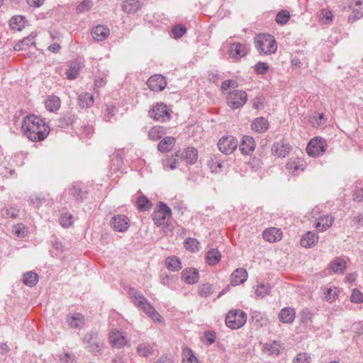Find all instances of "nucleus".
<instances>
[{
	"label": "nucleus",
	"mask_w": 363,
	"mask_h": 363,
	"mask_svg": "<svg viewBox=\"0 0 363 363\" xmlns=\"http://www.w3.org/2000/svg\"><path fill=\"white\" fill-rule=\"evenodd\" d=\"M330 269L333 272H342L346 269V262L344 259L337 258L330 264Z\"/></svg>",
	"instance_id": "obj_41"
},
{
	"label": "nucleus",
	"mask_w": 363,
	"mask_h": 363,
	"mask_svg": "<svg viewBox=\"0 0 363 363\" xmlns=\"http://www.w3.org/2000/svg\"><path fill=\"white\" fill-rule=\"evenodd\" d=\"M301 321L303 323L306 322L307 320H309L311 318V314L309 311H302L301 313Z\"/></svg>",
	"instance_id": "obj_64"
},
{
	"label": "nucleus",
	"mask_w": 363,
	"mask_h": 363,
	"mask_svg": "<svg viewBox=\"0 0 363 363\" xmlns=\"http://www.w3.org/2000/svg\"><path fill=\"white\" fill-rule=\"evenodd\" d=\"M310 356L305 352L298 353L293 360V363H310Z\"/></svg>",
	"instance_id": "obj_51"
},
{
	"label": "nucleus",
	"mask_w": 363,
	"mask_h": 363,
	"mask_svg": "<svg viewBox=\"0 0 363 363\" xmlns=\"http://www.w3.org/2000/svg\"><path fill=\"white\" fill-rule=\"evenodd\" d=\"M334 223V218L329 215H323L317 218L315 223V228L318 232H323L330 228Z\"/></svg>",
	"instance_id": "obj_16"
},
{
	"label": "nucleus",
	"mask_w": 363,
	"mask_h": 363,
	"mask_svg": "<svg viewBox=\"0 0 363 363\" xmlns=\"http://www.w3.org/2000/svg\"><path fill=\"white\" fill-rule=\"evenodd\" d=\"M175 157H180L187 164H195L198 160V151L194 147H188L182 153L179 151L175 152Z\"/></svg>",
	"instance_id": "obj_12"
},
{
	"label": "nucleus",
	"mask_w": 363,
	"mask_h": 363,
	"mask_svg": "<svg viewBox=\"0 0 363 363\" xmlns=\"http://www.w3.org/2000/svg\"><path fill=\"white\" fill-rule=\"evenodd\" d=\"M221 258L219 251L216 249H211L206 253V259L210 265H215L218 264Z\"/></svg>",
	"instance_id": "obj_35"
},
{
	"label": "nucleus",
	"mask_w": 363,
	"mask_h": 363,
	"mask_svg": "<svg viewBox=\"0 0 363 363\" xmlns=\"http://www.w3.org/2000/svg\"><path fill=\"white\" fill-rule=\"evenodd\" d=\"M110 34L108 27L104 26H97L92 29L91 35L94 40L102 41L106 40Z\"/></svg>",
	"instance_id": "obj_22"
},
{
	"label": "nucleus",
	"mask_w": 363,
	"mask_h": 363,
	"mask_svg": "<svg viewBox=\"0 0 363 363\" xmlns=\"http://www.w3.org/2000/svg\"><path fill=\"white\" fill-rule=\"evenodd\" d=\"M182 363H199L191 350L186 347L182 351Z\"/></svg>",
	"instance_id": "obj_40"
},
{
	"label": "nucleus",
	"mask_w": 363,
	"mask_h": 363,
	"mask_svg": "<svg viewBox=\"0 0 363 363\" xmlns=\"http://www.w3.org/2000/svg\"><path fill=\"white\" fill-rule=\"evenodd\" d=\"M255 44L259 52L265 55L274 53L277 49L276 40L270 34L257 35L255 38Z\"/></svg>",
	"instance_id": "obj_3"
},
{
	"label": "nucleus",
	"mask_w": 363,
	"mask_h": 363,
	"mask_svg": "<svg viewBox=\"0 0 363 363\" xmlns=\"http://www.w3.org/2000/svg\"><path fill=\"white\" fill-rule=\"evenodd\" d=\"M69 325L75 328H80L84 325V315L81 313H76L67 319Z\"/></svg>",
	"instance_id": "obj_39"
},
{
	"label": "nucleus",
	"mask_w": 363,
	"mask_h": 363,
	"mask_svg": "<svg viewBox=\"0 0 363 363\" xmlns=\"http://www.w3.org/2000/svg\"><path fill=\"white\" fill-rule=\"evenodd\" d=\"M106 84V80L105 79V77H103V76L102 77H98L95 79L94 84L98 88L104 86Z\"/></svg>",
	"instance_id": "obj_58"
},
{
	"label": "nucleus",
	"mask_w": 363,
	"mask_h": 363,
	"mask_svg": "<svg viewBox=\"0 0 363 363\" xmlns=\"http://www.w3.org/2000/svg\"><path fill=\"white\" fill-rule=\"evenodd\" d=\"M256 143L254 138L249 135H244L240 141V150L242 155H251L255 148Z\"/></svg>",
	"instance_id": "obj_15"
},
{
	"label": "nucleus",
	"mask_w": 363,
	"mask_h": 363,
	"mask_svg": "<svg viewBox=\"0 0 363 363\" xmlns=\"http://www.w3.org/2000/svg\"><path fill=\"white\" fill-rule=\"evenodd\" d=\"M141 6L142 4L139 0H125L122 5V9L127 13H133L137 12Z\"/></svg>",
	"instance_id": "obj_28"
},
{
	"label": "nucleus",
	"mask_w": 363,
	"mask_h": 363,
	"mask_svg": "<svg viewBox=\"0 0 363 363\" xmlns=\"http://www.w3.org/2000/svg\"><path fill=\"white\" fill-rule=\"evenodd\" d=\"M318 235L312 232H307L301 239V245L304 247L315 246L318 241Z\"/></svg>",
	"instance_id": "obj_27"
},
{
	"label": "nucleus",
	"mask_w": 363,
	"mask_h": 363,
	"mask_svg": "<svg viewBox=\"0 0 363 363\" xmlns=\"http://www.w3.org/2000/svg\"><path fill=\"white\" fill-rule=\"evenodd\" d=\"M247 321V314L241 310L232 309L225 316L226 325L233 330L242 328Z\"/></svg>",
	"instance_id": "obj_4"
},
{
	"label": "nucleus",
	"mask_w": 363,
	"mask_h": 363,
	"mask_svg": "<svg viewBox=\"0 0 363 363\" xmlns=\"http://www.w3.org/2000/svg\"><path fill=\"white\" fill-rule=\"evenodd\" d=\"M26 25V19L22 16H16L10 19L9 26L13 30H21Z\"/></svg>",
	"instance_id": "obj_33"
},
{
	"label": "nucleus",
	"mask_w": 363,
	"mask_h": 363,
	"mask_svg": "<svg viewBox=\"0 0 363 363\" xmlns=\"http://www.w3.org/2000/svg\"><path fill=\"white\" fill-rule=\"evenodd\" d=\"M78 104L82 108L90 107L94 104V97L89 93H82L79 96Z\"/></svg>",
	"instance_id": "obj_34"
},
{
	"label": "nucleus",
	"mask_w": 363,
	"mask_h": 363,
	"mask_svg": "<svg viewBox=\"0 0 363 363\" xmlns=\"http://www.w3.org/2000/svg\"><path fill=\"white\" fill-rule=\"evenodd\" d=\"M321 13L323 16L326 18V20L331 21L333 19V16L330 11L324 9L322 10Z\"/></svg>",
	"instance_id": "obj_63"
},
{
	"label": "nucleus",
	"mask_w": 363,
	"mask_h": 363,
	"mask_svg": "<svg viewBox=\"0 0 363 363\" xmlns=\"http://www.w3.org/2000/svg\"><path fill=\"white\" fill-rule=\"evenodd\" d=\"M28 4L34 7H40L43 5L44 0H26Z\"/></svg>",
	"instance_id": "obj_62"
},
{
	"label": "nucleus",
	"mask_w": 363,
	"mask_h": 363,
	"mask_svg": "<svg viewBox=\"0 0 363 363\" xmlns=\"http://www.w3.org/2000/svg\"><path fill=\"white\" fill-rule=\"evenodd\" d=\"M295 317V311L291 307L282 308L279 314V320L284 323H291L294 320Z\"/></svg>",
	"instance_id": "obj_25"
},
{
	"label": "nucleus",
	"mask_w": 363,
	"mask_h": 363,
	"mask_svg": "<svg viewBox=\"0 0 363 363\" xmlns=\"http://www.w3.org/2000/svg\"><path fill=\"white\" fill-rule=\"evenodd\" d=\"M46 108L52 112L57 111L60 107V100L56 96H50L45 101Z\"/></svg>",
	"instance_id": "obj_32"
},
{
	"label": "nucleus",
	"mask_w": 363,
	"mask_h": 363,
	"mask_svg": "<svg viewBox=\"0 0 363 363\" xmlns=\"http://www.w3.org/2000/svg\"><path fill=\"white\" fill-rule=\"evenodd\" d=\"M268 121L264 117L256 118L251 124L252 129L257 133H264L269 128Z\"/></svg>",
	"instance_id": "obj_24"
},
{
	"label": "nucleus",
	"mask_w": 363,
	"mask_h": 363,
	"mask_svg": "<svg viewBox=\"0 0 363 363\" xmlns=\"http://www.w3.org/2000/svg\"><path fill=\"white\" fill-rule=\"evenodd\" d=\"M81 69V65L79 62H73L70 64L69 68L67 71V77L69 79H74L79 76Z\"/></svg>",
	"instance_id": "obj_36"
},
{
	"label": "nucleus",
	"mask_w": 363,
	"mask_h": 363,
	"mask_svg": "<svg viewBox=\"0 0 363 363\" xmlns=\"http://www.w3.org/2000/svg\"><path fill=\"white\" fill-rule=\"evenodd\" d=\"M238 145V140L230 135L223 136L218 143L219 150L225 155L232 154L236 150Z\"/></svg>",
	"instance_id": "obj_8"
},
{
	"label": "nucleus",
	"mask_w": 363,
	"mask_h": 363,
	"mask_svg": "<svg viewBox=\"0 0 363 363\" xmlns=\"http://www.w3.org/2000/svg\"><path fill=\"white\" fill-rule=\"evenodd\" d=\"M350 300L355 303H362L363 302V294L359 290L354 289L352 291Z\"/></svg>",
	"instance_id": "obj_50"
},
{
	"label": "nucleus",
	"mask_w": 363,
	"mask_h": 363,
	"mask_svg": "<svg viewBox=\"0 0 363 363\" xmlns=\"http://www.w3.org/2000/svg\"><path fill=\"white\" fill-rule=\"evenodd\" d=\"M324 114L315 113L309 118V122L313 127H319L323 123Z\"/></svg>",
	"instance_id": "obj_45"
},
{
	"label": "nucleus",
	"mask_w": 363,
	"mask_h": 363,
	"mask_svg": "<svg viewBox=\"0 0 363 363\" xmlns=\"http://www.w3.org/2000/svg\"><path fill=\"white\" fill-rule=\"evenodd\" d=\"M150 116L159 122H166L170 119V110L163 103H157L150 111Z\"/></svg>",
	"instance_id": "obj_9"
},
{
	"label": "nucleus",
	"mask_w": 363,
	"mask_h": 363,
	"mask_svg": "<svg viewBox=\"0 0 363 363\" xmlns=\"http://www.w3.org/2000/svg\"><path fill=\"white\" fill-rule=\"evenodd\" d=\"M137 351L140 356L147 357L152 354V347L148 343H141L138 345Z\"/></svg>",
	"instance_id": "obj_44"
},
{
	"label": "nucleus",
	"mask_w": 363,
	"mask_h": 363,
	"mask_svg": "<svg viewBox=\"0 0 363 363\" xmlns=\"http://www.w3.org/2000/svg\"><path fill=\"white\" fill-rule=\"evenodd\" d=\"M178 164V160L176 157H174V155H172L171 157H169L167 158V160L164 162L163 166L164 169L165 170H172L177 167Z\"/></svg>",
	"instance_id": "obj_47"
},
{
	"label": "nucleus",
	"mask_w": 363,
	"mask_h": 363,
	"mask_svg": "<svg viewBox=\"0 0 363 363\" xmlns=\"http://www.w3.org/2000/svg\"><path fill=\"white\" fill-rule=\"evenodd\" d=\"M74 223V218L72 215L65 213L60 218V224L64 228L70 227Z\"/></svg>",
	"instance_id": "obj_49"
},
{
	"label": "nucleus",
	"mask_w": 363,
	"mask_h": 363,
	"mask_svg": "<svg viewBox=\"0 0 363 363\" xmlns=\"http://www.w3.org/2000/svg\"><path fill=\"white\" fill-rule=\"evenodd\" d=\"M22 131L30 141L40 142L48 136L50 127L43 118L32 114L23 118Z\"/></svg>",
	"instance_id": "obj_1"
},
{
	"label": "nucleus",
	"mask_w": 363,
	"mask_h": 363,
	"mask_svg": "<svg viewBox=\"0 0 363 363\" xmlns=\"http://www.w3.org/2000/svg\"><path fill=\"white\" fill-rule=\"evenodd\" d=\"M109 342L113 347L121 348L126 345L127 340L123 334L116 330H112L109 333Z\"/></svg>",
	"instance_id": "obj_14"
},
{
	"label": "nucleus",
	"mask_w": 363,
	"mask_h": 363,
	"mask_svg": "<svg viewBox=\"0 0 363 363\" xmlns=\"http://www.w3.org/2000/svg\"><path fill=\"white\" fill-rule=\"evenodd\" d=\"M281 344L277 341L265 343L263 351L268 355L278 356L280 353Z\"/></svg>",
	"instance_id": "obj_30"
},
{
	"label": "nucleus",
	"mask_w": 363,
	"mask_h": 363,
	"mask_svg": "<svg viewBox=\"0 0 363 363\" xmlns=\"http://www.w3.org/2000/svg\"><path fill=\"white\" fill-rule=\"evenodd\" d=\"M326 141L320 137L312 138L306 147V152L309 156L318 157L326 151Z\"/></svg>",
	"instance_id": "obj_6"
},
{
	"label": "nucleus",
	"mask_w": 363,
	"mask_h": 363,
	"mask_svg": "<svg viewBox=\"0 0 363 363\" xmlns=\"http://www.w3.org/2000/svg\"><path fill=\"white\" fill-rule=\"evenodd\" d=\"M165 130V128L162 126H153L149 131V137L153 140H159L164 135Z\"/></svg>",
	"instance_id": "obj_37"
},
{
	"label": "nucleus",
	"mask_w": 363,
	"mask_h": 363,
	"mask_svg": "<svg viewBox=\"0 0 363 363\" xmlns=\"http://www.w3.org/2000/svg\"><path fill=\"white\" fill-rule=\"evenodd\" d=\"M110 225L114 230L124 232L126 231L130 226V220L125 215H117L111 218Z\"/></svg>",
	"instance_id": "obj_11"
},
{
	"label": "nucleus",
	"mask_w": 363,
	"mask_h": 363,
	"mask_svg": "<svg viewBox=\"0 0 363 363\" xmlns=\"http://www.w3.org/2000/svg\"><path fill=\"white\" fill-rule=\"evenodd\" d=\"M165 264L167 268L172 272L179 271L182 269L181 260L176 256H170L166 259Z\"/></svg>",
	"instance_id": "obj_31"
},
{
	"label": "nucleus",
	"mask_w": 363,
	"mask_h": 363,
	"mask_svg": "<svg viewBox=\"0 0 363 363\" xmlns=\"http://www.w3.org/2000/svg\"><path fill=\"white\" fill-rule=\"evenodd\" d=\"M92 6V3L90 1L85 0L82 1L77 8L78 13H83L89 11Z\"/></svg>",
	"instance_id": "obj_53"
},
{
	"label": "nucleus",
	"mask_w": 363,
	"mask_h": 363,
	"mask_svg": "<svg viewBox=\"0 0 363 363\" xmlns=\"http://www.w3.org/2000/svg\"><path fill=\"white\" fill-rule=\"evenodd\" d=\"M269 69V65L267 62H259L254 67L255 72L258 74H266L268 72Z\"/></svg>",
	"instance_id": "obj_48"
},
{
	"label": "nucleus",
	"mask_w": 363,
	"mask_h": 363,
	"mask_svg": "<svg viewBox=\"0 0 363 363\" xmlns=\"http://www.w3.org/2000/svg\"><path fill=\"white\" fill-rule=\"evenodd\" d=\"M16 236L23 238L27 233V228L22 224H18L13 227Z\"/></svg>",
	"instance_id": "obj_52"
},
{
	"label": "nucleus",
	"mask_w": 363,
	"mask_h": 363,
	"mask_svg": "<svg viewBox=\"0 0 363 363\" xmlns=\"http://www.w3.org/2000/svg\"><path fill=\"white\" fill-rule=\"evenodd\" d=\"M262 236L269 242H276L281 240L282 232L279 228L272 227L264 230Z\"/></svg>",
	"instance_id": "obj_18"
},
{
	"label": "nucleus",
	"mask_w": 363,
	"mask_h": 363,
	"mask_svg": "<svg viewBox=\"0 0 363 363\" xmlns=\"http://www.w3.org/2000/svg\"><path fill=\"white\" fill-rule=\"evenodd\" d=\"M38 281V275L33 272H28L24 274L23 281L29 286H33L37 284Z\"/></svg>",
	"instance_id": "obj_42"
},
{
	"label": "nucleus",
	"mask_w": 363,
	"mask_h": 363,
	"mask_svg": "<svg viewBox=\"0 0 363 363\" xmlns=\"http://www.w3.org/2000/svg\"><path fill=\"white\" fill-rule=\"evenodd\" d=\"M340 290L336 286H325L323 289V299L327 302L333 303L338 297Z\"/></svg>",
	"instance_id": "obj_21"
},
{
	"label": "nucleus",
	"mask_w": 363,
	"mask_h": 363,
	"mask_svg": "<svg viewBox=\"0 0 363 363\" xmlns=\"http://www.w3.org/2000/svg\"><path fill=\"white\" fill-rule=\"evenodd\" d=\"M205 337L206 340L208 341V344H212L216 340V336L213 333L208 332L205 333Z\"/></svg>",
	"instance_id": "obj_61"
},
{
	"label": "nucleus",
	"mask_w": 363,
	"mask_h": 363,
	"mask_svg": "<svg viewBox=\"0 0 363 363\" xmlns=\"http://www.w3.org/2000/svg\"><path fill=\"white\" fill-rule=\"evenodd\" d=\"M306 167V163L302 157H291L288 160L286 168L288 172L294 175H298L303 172Z\"/></svg>",
	"instance_id": "obj_10"
},
{
	"label": "nucleus",
	"mask_w": 363,
	"mask_h": 363,
	"mask_svg": "<svg viewBox=\"0 0 363 363\" xmlns=\"http://www.w3.org/2000/svg\"><path fill=\"white\" fill-rule=\"evenodd\" d=\"M185 248L191 252H196L199 250V242L194 238H188L184 242Z\"/></svg>",
	"instance_id": "obj_43"
},
{
	"label": "nucleus",
	"mask_w": 363,
	"mask_h": 363,
	"mask_svg": "<svg viewBox=\"0 0 363 363\" xmlns=\"http://www.w3.org/2000/svg\"><path fill=\"white\" fill-rule=\"evenodd\" d=\"M199 278V272L195 268H186L182 272V279L188 284H194L196 283Z\"/></svg>",
	"instance_id": "obj_20"
},
{
	"label": "nucleus",
	"mask_w": 363,
	"mask_h": 363,
	"mask_svg": "<svg viewBox=\"0 0 363 363\" xmlns=\"http://www.w3.org/2000/svg\"><path fill=\"white\" fill-rule=\"evenodd\" d=\"M226 101L230 108H239L246 104L247 94L242 90H234L228 93Z\"/></svg>",
	"instance_id": "obj_7"
},
{
	"label": "nucleus",
	"mask_w": 363,
	"mask_h": 363,
	"mask_svg": "<svg viewBox=\"0 0 363 363\" xmlns=\"http://www.w3.org/2000/svg\"><path fill=\"white\" fill-rule=\"evenodd\" d=\"M186 31V28L182 25L176 26L172 28L173 35L176 38L182 37Z\"/></svg>",
	"instance_id": "obj_54"
},
{
	"label": "nucleus",
	"mask_w": 363,
	"mask_h": 363,
	"mask_svg": "<svg viewBox=\"0 0 363 363\" xmlns=\"http://www.w3.org/2000/svg\"><path fill=\"white\" fill-rule=\"evenodd\" d=\"M290 18V13L286 10L279 12L276 16V21L279 24H286Z\"/></svg>",
	"instance_id": "obj_46"
},
{
	"label": "nucleus",
	"mask_w": 363,
	"mask_h": 363,
	"mask_svg": "<svg viewBox=\"0 0 363 363\" xmlns=\"http://www.w3.org/2000/svg\"><path fill=\"white\" fill-rule=\"evenodd\" d=\"M176 139L173 137H166L157 145L159 151L167 152L170 151L175 145Z\"/></svg>",
	"instance_id": "obj_29"
},
{
	"label": "nucleus",
	"mask_w": 363,
	"mask_h": 363,
	"mask_svg": "<svg viewBox=\"0 0 363 363\" xmlns=\"http://www.w3.org/2000/svg\"><path fill=\"white\" fill-rule=\"evenodd\" d=\"M354 199L357 201H363V189H358L354 191Z\"/></svg>",
	"instance_id": "obj_59"
},
{
	"label": "nucleus",
	"mask_w": 363,
	"mask_h": 363,
	"mask_svg": "<svg viewBox=\"0 0 363 363\" xmlns=\"http://www.w3.org/2000/svg\"><path fill=\"white\" fill-rule=\"evenodd\" d=\"M235 82L233 80H225L222 82L220 89L223 91H226L232 84H234Z\"/></svg>",
	"instance_id": "obj_60"
},
{
	"label": "nucleus",
	"mask_w": 363,
	"mask_h": 363,
	"mask_svg": "<svg viewBox=\"0 0 363 363\" xmlns=\"http://www.w3.org/2000/svg\"><path fill=\"white\" fill-rule=\"evenodd\" d=\"M248 277L246 269L243 268H238L233 272L230 275V283L232 286H238L243 284Z\"/></svg>",
	"instance_id": "obj_17"
},
{
	"label": "nucleus",
	"mask_w": 363,
	"mask_h": 363,
	"mask_svg": "<svg viewBox=\"0 0 363 363\" xmlns=\"http://www.w3.org/2000/svg\"><path fill=\"white\" fill-rule=\"evenodd\" d=\"M172 357L170 354H164L161 356L155 363H172Z\"/></svg>",
	"instance_id": "obj_57"
},
{
	"label": "nucleus",
	"mask_w": 363,
	"mask_h": 363,
	"mask_svg": "<svg viewBox=\"0 0 363 363\" xmlns=\"http://www.w3.org/2000/svg\"><path fill=\"white\" fill-rule=\"evenodd\" d=\"M350 7L353 9V11L352 13L350 15L348 18L349 21L354 22L357 19H359L363 16V13L361 11H358L357 9L354 10L353 6H350Z\"/></svg>",
	"instance_id": "obj_56"
},
{
	"label": "nucleus",
	"mask_w": 363,
	"mask_h": 363,
	"mask_svg": "<svg viewBox=\"0 0 363 363\" xmlns=\"http://www.w3.org/2000/svg\"><path fill=\"white\" fill-rule=\"evenodd\" d=\"M172 211L164 203L160 202L152 213V219L157 226L166 227L170 219Z\"/></svg>",
	"instance_id": "obj_5"
},
{
	"label": "nucleus",
	"mask_w": 363,
	"mask_h": 363,
	"mask_svg": "<svg viewBox=\"0 0 363 363\" xmlns=\"http://www.w3.org/2000/svg\"><path fill=\"white\" fill-rule=\"evenodd\" d=\"M36 37V35L31 34L29 36L25 38L22 40L18 41L16 43L14 46L13 49L16 51H20V50H27L32 45H35V38Z\"/></svg>",
	"instance_id": "obj_26"
},
{
	"label": "nucleus",
	"mask_w": 363,
	"mask_h": 363,
	"mask_svg": "<svg viewBox=\"0 0 363 363\" xmlns=\"http://www.w3.org/2000/svg\"><path fill=\"white\" fill-rule=\"evenodd\" d=\"M291 150V147L288 143L283 142L276 143L272 147L273 155L277 157H285Z\"/></svg>",
	"instance_id": "obj_19"
},
{
	"label": "nucleus",
	"mask_w": 363,
	"mask_h": 363,
	"mask_svg": "<svg viewBox=\"0 0 363 363\" xmlns=\"http://www.w3.org/2000/svg\"><path fill=\"white\" fill-rule=\"evenodd\" d=\"M136 206L141 211H146L152 208V203L144 196H140L136 200Z\"/></svg>",
	"instance_id": "obj_38"
},
{
	"label": "nucleus",
	"mask_w": 363,
	"mask_h": 363,
	"mask_svg": "<svg viewBox=\"0 0 363 363\" xmlns=\"http://www.w3.org/2000/svg\"><path fill=\"white\" fill-rule=\"evenodd\" d=\"M147 85L152 91H160L166 87L167 82L163 76L155 74L149 78Z\"/></svg>",
	"instance_id": "obj_13"
},
{
	"label": "nucleus",
	"mask_w": 363,
	"mask_h": 363,
	"mask_svg": "<svg viewBox=\"0 0 363 363\" xmlns=\"http://www.w3.org/2000/svg\"><path fill=\"white\" fill-rule=\"evenodd\" d=\"M269 287L264 284H259L255 290V294L258 296L264 297L269 293Z\"/></svg>",
	"instance_id": "obj_55"
},
{
	"label": "nucleus",
	"mask_w": 363,
	"mask_h": 363,
	"mask_svg": "<svg viewBox=\"0 0 363 363\" xmlns=\"http://www.w3.org/2000/svg\"><path fill=\"white\" fill-rule=\"evenodd\" d=\"M130 298L135 302V305L140 308L153 321L162 323V317L156 311V309L148 302V301L138 292L134 289L129 291Z\"/></svg>",
	"instance_id": "obj_2"
},
{
	"label": "nucleus",
	"mask_w": 363,
	"mask_h": 363,
	"mask_svg": "<svg viewBox=\"0 0 363 363\" xmlns=\"http://www.w3.org/2000/svg\"><path fill=\"white\" fill-rule=\"evenodd\" d=\"M229 51L233 58L240 59L247 54V49L246 45L236 43L230 45Z\"/></svg>",
	"instance_id": "obj_23"
}]
</instances>
